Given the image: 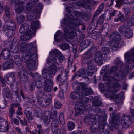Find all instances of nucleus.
<instances>
[{"instance_id":"nucleus-1","label":"nucleus","mask_w":134,"mask_h":134,"mask_svg":"<svg viewBox=\"0 0 134 134\" xmlns=\"http://www.w3.org/2000/svg\"><path fill=\"white\" fill-rule=\"evenodd\" d=\"M67 18L64 20V24L66 26L64 28V34L68 38H74L77 36V33H80L79 26L81 24L80 19H74L70 14L66 15Z\"/></svg>"},{"instance_id":"nucleus-2","label":"nucleus","mask_w":134,"mask_h":134,"mask_svg":"<svg viewBox=\"0 0 134 134\" xmlns=\"http://www.w3.org/2000/svg\"><path fill=\"white\" fill-rule=\"evenodd\" d=\"M40 26L38 21L32 22L31 24V28L29 29L28 24L26 23L22 24L19 30V32L23 35L20 37V39L22 40H26L31 38L32 35L35 32L36 30L38 29Z\"/></svg>"},{"instance_id":"nucleus-3","label":"nucleus","mask_w":134,"mask_h":134,"mask_svg":"<svg viewBox=\"0 0 134 134\" xmlns=\"http://www.w3.org/2000/svg\"><path fill=\"white\" fill-rule=\"evenodd\" d=\"M117 69V66H114L111 67L110 69V70L109 72H107L104 75L103 80L104 81L107 80L108 79V82L109 84L110 82V81L112 80L118 82L119 81L123 79L125 77V71H122L121 70L118 74H115L113 77H111L110 76V74L115 72Z\"/></svg>"},{"instance_id":"nucleus-4","label":"nucleus","mask_w":134,"mask_h":134,"mask_svg":"<svg viewBox=\"0 0 134 134\" xmlns=\"http://www.w3.org/2000/svg\"><path fill=\"white\" fill-rule=\"evenodd\" d=\"M4 20L6 24H9L11 25H5L4 26V31L8 37H12L14 35V31L16 29L15 23L12 20L9 19H7L6 17L4 18Z\"/></svg>"},{"instance_id":"nucleus-5","label":"nucleus","mask_w":134,"mask_h":134,"mask_svg":"<svg viewBox=\"0 0 134 134\" xmlns=\"http://www.w3.org/2000/svg\"><path fill=\"white\" fill-rule=\"evenodd\" d=\"M72 87L75 90H79L81 89L82 91L80 94H81V96H83V95H88L94 93L93 91L91 89L85 88L83 85L80 83H76L73 82L72 84Z\"/></svg>"},{"instance_id":"nucleus-6","label":"nucleus","mask_w":134,"mask_h":134,"mask_svg":"<svg viewBox=\"0 0 134 134\" xmlns=\"http://www.w3.org/2000/svg\"><path fill=\"white\" fill-rule=\"evenodd\" d=\"M28 74L31 76L33 77L34 80L35 79V74H38L37 73H35L33 74L31 71H30L28 73L27 72L26 70L24 68H22L21 70V71L18 73V75L19 76L20 81L23 83H26L28 79V77L27 76V74Z\"/></svg>"},{"instance_id":"nucleus-7","label":"nucleus","mask_w":134,"mask_h":134,"mask_svg":"<svg viewBox=\"0 0 134 134\" xmlns=\"http://www.w3.org/2000/svg\"><path fill=\"white\" fill-rule=\"evenodd\" d=\"M82 63L83 64H87V67L89 70L88 71V76H92L94 72L97 71V69L94 63L93 60H89L88 61L87 59H83L82 61Z\"/></svg>"},{"instance_id":"nucleus-8","label":"nucleus","mask_w":134,"mask_h":134,"mask_svg":"<svg viewBox=\"0 0 134 134\" xmlns=\"http://www.w3.org/2000/svg\"><path fill=\"white\" fill-rule=\"evenodd\" d=\"M116 88L114 91L112 92V93L110 92V90H108V92L105 95V97L107 98H110L112 100H114L116 103H118L120 102L121 99H120L116 94H114L116 93L119 90L120 88V86L118 83L116 84Z\"/></svg>"},{"instance_id":"nucleus-9","label":"nucleus","mask_w":134,"mask_h":134,"mask_svg":"<svg viewBox=\"0 0 134 134\" xmlns=\"http://www.w3.org/2000/svg\"><path fill=\"white\" fill-rule=\"evenodd\" d=\"M35 47L37 49V48L35 43H31L27 44L25 42H23L20 43V49L22 53H24L29 51H32Z\"/></svg>"},{"instance_id":"nucleus-10","label":"nucleus","mask_w":134,"mask_h":134,"mask_svg":"<svg viewBox=\"0 0 134 134\" xmlns=\"http://www.w3.org/2000/svg\"><path fill=\"white\" fill-rule=\"evenodd\" d=\"M134 66V48L132 49L131 55L127 58L126 60V71L129 72Z\"/></svg>"},{"instance_id":"nucleus-11","label":"nucleus","mask_w":134,"mask_h":134,"mask_svg":"<svg viewBox=\"0 0 134 134\" xmlns=\"http://www.w3.org/2000/svg\"><path fill=\"white\" fill-rule=\"evenodd\" d=\"M37 52L36 48L35 47L31 51H27L23 53L22 56V60L25 62H27L32 58V57L36 54Z\"/></svg>"},{"instance_id":"nucleus-12","label":"nucleus","mask_w":134,"mask_h":134,"mask_svg":"<svg viewBox=\"0 0 134 134\" xmlns=\"http://www.w3.org/2000/svg\"><path fill=\"white\" fill-rule=\"evenodd\" d=\"M4 78L7 83L10 85H13L15 82V77L13 73L7 74Z\"/></svg>"},{"instance_id":"nucleus-13","label":"nucleus","mask_w":134,"mask_h":134,"mask_svg":"<svg viewBox=\"0 0 134 134\" xmlns=\"http://www.w3.org/2000/svg\"><path fill=\"white\" fill-rule=\"evenodd\" d=\"M110 127L104 122H102L99 124L98 131L101 132L103 131L104 134H109L110 131Z\"/></svg>"},{"instance_id":"nucleus-14","label":"nucleus","mask_w":134,"mask_h":134,"mask_svg":"<svg viewBox=\"0 0 134 134\" xmlns=\"http://www.w3.org/2000/svg\"><path fill=\"white\" fill-rule=\"evenodd\" d=\"M81 1H78L77 3L74 4L79 6H81L86 9L89 10L91 9L90 5L91 2L92 0H81Z\"/></svg>"},{"instance_id":"nucleus-15","label":"nucleus","mask_w":134,"mask_h":134,"mask_svg":"<svg viewBox=\"0 0 134 134\" xmlns=\"http://www.w3.org/2000/svg\"><path fill=\"white\" fill-rule=\"evenodd\" d=\"M9 129L8 123L4 119L2 118L0 119V131L4 132L8 131Z\"/></svg>"},{"instance_id":"nucleus-16","label":"nucleus","mask_w":134,"mask_h":134,"mask_svg":"<svg viewBox=\"0 0 134 134\" xmlns=\"http://www.w3.org/2000/svg\"><path fill=\"white\" fill-rule=\"evenodd\" d=\"M99 116L98 115H95L92 114H88L85 117L84 119V121L86 122H90L91 119H94V123L95 122L99 121L100 120Z\"/></svg>"},{"instance_id":"nucleus-17","label":"nucleus","mask_w":134,"mask_h":134,"mask_svg":"<svg viewBox=\"0 0 134 134\" xmlns=\"http://www.w3.org/2000/svg\"><path fill=\"white\" fill-rule=\"evenodd\" d=\"M42 73L43 77L44 79H45L44 81V82L45 81H48V80H52L50 79L52 76L51 74L48 69L44 68L42 71Z\"/></svg>"},{"instance_id":"nucleus-18","label":"nucleus","mask_w":134,"mask_h":134,"mask_svg":"<svg viewBox=\"0 0 134 134\" xmlns=\"http://www.w3.org/2000/svg\"><path fill=\"white\" fill-rule=\"evenodd\" d=\"M96 51V49L95 48H91L88 51H87L84 54L85 58L84 59H87L88 61L89 60H91L90 59L93 55L94 54Z\"/></svg>"},{"instance_id":"nucleus-19","label":"nucleus","mask_w":134,"mask_h":134,"mask_svg":"<svg viewBox=\"0 0 134 134\" xmlns=\"http://www.w3.org/2000/svg\"><path fill=\"white\" fill-rule=\"evenodd\" d=\"M120 114H118L116 115L115 114L113 113L111 114V116L112 117V119L111 121L110 122L111 126L113 127H115L116 125L118 126L119 124H118V117L117 118V116H118Z\"/></svg>"},{"instance_id":"nucleus-20","label":"nucleus","mask_w":134,"mask_h":134,"mask_svg":"<svg viewBox=\"0 0 134 134\" xmlns=\"http://www.w3.org/2000/svg\"><path fill=\"white\" fill-rule=\"evenodd\" d=\"M86 107L84 106H80L79 107H77V104L75 106V115H79L81 114L84 111L86 110Z\"/></svg>"},{"instance_id":"nucleus-21","label":"nucleus","mask_w":134,"mask_h":134,"mask_svg":"<svg viewBox=\"0 0 134 134\" xmlns=\"http://www.w3.org/2000/svg\"><path fill=\"white\" fill-rule=\"evenodd\" d=\"M57 81L59 83V84L61 85L62 83L65 82L67 79L66 75H65L63 72L59 74L56 77Z\"/></svg>"},{"instance_id":"nucleus-22","label":"nucleus","mask_w":134,"mask_h":134,"mask_svg":"<svg viewBox=\"0 0 134 134\" xmlns=\"http://www.w3.org/2000/svg\"><path fill=\"white\" fill-rule=\"evenodd\" d=\"M10 55V51L9 49L5 48L3 49L2 51L1 56L4 59H7L9 58Z\"/></svg>"},{"instance_id":"nucleus-23","label":"nucleus","mask_w":134,"mask_h":134,"mask_svg":"<svg viewBox=\"0 0 134 134\" xmlns=\"http://www.w3.org/2000/svg\"><path fill=\"white\" fill-rule=\"evenodd\" d=\"M88 71L86 68H82L76 72V75L77 76L80 77H82L83 78L87 77L88 76Z\"/></svg>"},{"instance_id":"nucleus-24","label":"nucleus","mask_w":134,"mask_h":134,"mask_svg":"<svg viewBox=\"0 0 134 134\" xmlns=\"http://www.w3.org/2000/svg\"><path fill=\"white\" fill-rule=\"evenodd\" d=\"M107 80H108V89H106V91H107V92L105 94H106L109 91H108V90H110V92L112 93V92L114 91L116 88V84L117 83H118L116 82L111 80L110 83L109 84L108 82V79ZM105 89H106V88H105Z\"/></svg>"},{"instance_id":"nucleus-25","label":"nucleus","mask_w":134,"mask_h":134,"mask_svg":"<svg viewBox=\"0 0 134 134\" xmlns=\"http://www.w3.org/2000/svg\"><path fill=\"white\" fill-rule=\"evenodd\" d=\"M65 59V57L61 54L60 55H59L57 57L53 58L51 59L52 62L54 64L55 63L56 65H58L61 63Z\"/></svg>"},{"instance_id":"nucleus-26","label":"nucleus","mask_w":134,"mask_h":134,"mask_svg":"<svg viewBox=\"0 0 134 134\" xmlns=\"http://www.w3.org/2000/svg\"><path fill=\"white\" fill-rule=\"evenodd\" d=\"M44 82V90L47 92H50L52 89L53 85L52 80H48V81H45Z\"/></svg>"},{"instance_id":"nucleus-27","label":"nucleus","mask_w":134,"mask_h":134,"mask_svg":"<svg viewBox=\"0 0 134 134\" xmlns=\"http://www.w3.org/2000/svg\"><path fill=\"white\" fill-rule=\"evenodd\" d=\"M37 5V7L34 10L33 12L34 15H35L36 18L40 16L42 8V3H38Z\"/></svg>"},{"instance_id":"nucleus-28","label":"nucleus","mask_w":134,"mask_h":134,"mask_svg":"<svg viewBox=\"0 0 134 134\" xmlns=\"http://www.w3.org/2000/svg\"><path fill=\"white\" fill-rule=\"evenodd\" d=\"M110 37L111 40L114 42L119 41L121 38L120 35L117 32H115L111 34Z\"/></svg>"},{"instance_id":"nucleus-29","label":"nucleus","mask_w":134,"mask_h":134,"mask_svg":"<svg viewBox=\"0 0 134 134\" xmlns=\"http://www.w3.org/2000/svg\"><path fill=\"white\" fill-rule=\"evenodd\" d=\"M35 79L34 80L35 81V86L38 88H40L42 87V84L41 82L42 80V77L39 74H35Z\"/></svg>"},{"instance_id":"nucleus-30","label":"nucleus","mask_w":134,"mask_h":134,"mask_svg":"<svg viewBox=\"0 0 134 134\" xmlns=\"http://www.w3.org/2000/svg\"><path fill=\"white\" fill-rule=\"evenodd\" d=\"M14 63L12 61H7L3 64V67L4 69H10L13 67Z\"/></svg>"},{"instance_id":"nucleus-31","label":"nucleus","mask_w":134,"mask_h":134,"mask_svg":"<svg viewBox=\"0 0 134 134\" xmlns=\"http://www.w3.org/2000/svg\"><path fill=\"white\" fill-rule=\"evenodd\" d=\"M99 125H97L96 123L93 122V123L91 124L90 127V131L92 133H94L98 131Z\"/></svg>"},{"instance_id":"nucleus-32","label":"nucleus","mask_w":134,"mask_h":134,"mask_svg":"<svg viewBox=\"0 0 134 134\" xmlns=\"http://www.w3.org/2000/svg\"><path fill=\"white\" fill-rule=\"evenodd\" d=\"M103 59V56L102 53L100 51H98L96 53L95 57V60L96 62H100L101 63Z\"/></svg>"},{"instance_id":"nucleus-33","label":"nucleus","mask_w":134,"mask_h":134,"mask_svg":"<svg viewBox=\"0 0 134 134\" xmlns=\"http://www.w3.org/2000/svg\"><path fill=\"white\" fill-rule=\"evenodd\" d=\"M63 37V34L60 30H58L54 35V38L57 42L61 41Z\"/></svg>"},{"instance_id":"nucleus-34","label":"nucleus","mask_w":134,"mask_h":134,"mask_svg":"<svg viewBox=\"0 0 134 134\" xmlns=\"http://www.w3.org/2000/svg\"><path fill=\"white\" fill-rule=\"evenodd\" d=\"M26 64L27 68L30 69L32 70L35 67L36 62L34 60L31 59L27 62Z\"/></svg>"},{"instance_id":"nucleus-35","label":"nucleus","mask_w":134,"mask_h":134,"mask_svg":"<svg viewBox=\"0 0 134 134\" xmlns=\"http://www.w3.org/2000/svg\"><path fill=\"white\" fill-rule=\"evenodd\" d=\"M90 40L86 39L80 43V46L83 48V49L87 48L90 45Z\"/></svg>"},{"instance_id":"nucleus-36","label":"nucleus","mask_w":134,"mask_h":134,"mask_svg":"<svg viewBox=\"0 0 134 134\" xmlns=\"http://www.w3.org/2000/svg\"><path fill=\"white\" fill-rule=\"evenodd\" d=\"M53 64L49 68V71L51 72V74H55L56 72L57 68L56 65L55 63H53L52 62Z\"/></svg>"},{"instance_id":"nucleus-37","label":"nucleus","mask_w":134,"mask_h":134,"mask_svg":"<svg viewBox=\"0 0 134 134\" xmlns=\"http://www.w3.org/2000/svg\"><path fill=\"white\" fill-rule=\"evenodd\" d=\"M98 15L94 13L93 17L91 24L93 25L94 27H93V28H94L95 27L97 26L98 23H99L98 21L97 18V17Z\"/></svg>"},{"instance_id":"nucleus-38","label":"nucleus","mask_w":134,"mask_h":134,"mask_svg":"<svg viewBox=\"0 0 134 134\" xmlns=\"http://www.w3.org/2000/svg\"><path fill=\"white\" fill-rule=\"evenodd\" d=\"M24 1L23 3L22 4L19 5V6H16L15 4H13L14 5H15V12L18 13H21L24 10V7L22 6L23 4L24 3Z\"/></svg>"},{"instance_id":"nucleus-39","label":"nucleus","mask_w":134,"mask_h":134,"mask_svg":"<svg viewBox=\"0 0 134 134\" xmlns=\"http://www.w3.org/2000/svg\"><path fill=\"white\" fill-rule=\"evenodd\" d=\"M10 50L12 53H17L19 49L17 46L13 45L12 43L10 47Z\"/></svg>"},{"instance_id":"nucleus-40","label":"nucleus","mask_w":134,"mask_h":134,"mask_svg":"<svg viewBox=\"0 0 134 134\" xmlns=\"http://www.w3.org/2000/svg\"><path fill=\"white\" fill-rule=\"evenodd\" d=\"M45 114H48V115L49 117H51L52 119H53L56 117L57 114V112L55 110H54L51 113L49 111H48L46 112Z\"/></svg>"},{"instance_id":"nucleus-41","label":"nucleus","mask_w":134,"mask_h":134,"mask_svg":"<svg viewBox=\"0 0 134 134\" xmlns=\"http://www.w3.org/2000/svg\"><path fill=\"white\" fill-rule=\"evenodd\" d=\"M24 0H11L10 2L11 4H15L16 6H19L22 4Z\"/></svg>"},{"instance_id":"nucleus-42","label":"nucleus","mask_w":134,"mask_h":134,"mask_svg":"<svg viewBox=\"0 0 134 134\" xmlns=\"http://www.w3.org/2000/svg\"><path fill=\"white\" fill-rule=\"evenodd\" d=\"M67 127L68 130L71 131L74 129L75 127V124L71 121H69L68 122Z\"/></svg>"},{"instance_id":"nucleus-43","label":"nucleus","mask_w":134,"mask_h":134,"mask_svg":"<svg viewBox=\"0 0 134 134\" xmlns=\"http://www.w3.org/2000/svg\"><path fill=\"white\" fill-rule=\"evenodd\" d=\"M50 53L51 55H54L56 57H58L59 55H61V53L57 49L51 51L50 52Z\"/></svg>"},{"instance_id":"nucleus-44","label":"nucleus","mask_w":134,"mask_h":134,"mask_svg":"<svg viewBox=\"0 0 134 134\" xmlns=\"http://www.w3.org/2000/svg\"><path fill=\"white\" fill-rule=\"evenodd\" d=\"M119 47L118 43L117 42H111L110 47L113 51H116L117 50Z\"/></svg>"},{"instance_id":"nucleus-45","label":"nucleus","mask_w":134,"mask_h":134,"mask_svg":"<svg viewBox=\"0 0 134 134\" xmlns=\"http://www.w3.org/2000/svg\"><path fill=\"white\" fill-rule=\"evenodd\" d=\"M80 93H77L76 92H72L70 95V97L72 99H76L77 98L80 99L81 96Z\"/></svg>"},{"instance_id":"nucleus-46","label":"nucleus","mask_w":134,"mask_h":134,"mask_svg":"<svg viewBox=\"0 0 134 134\" xmlns=\"http://www.w3.org/2000/svg\"><path fill=\"white\" fill-rule=\"evenodd\" d=\"M25 16L22 15L18 16L16 18L17 22L18 24H20L25 20Z\"/></svg>"},{"instance_id":"nucleus-47","label":"nucleus","mask_w":134,"mask_h":134,"mask_svg":"<svg viewBox=\"0 0 134 134\" xmlns=\"http://www.w3.org/2000/svg\"><path fill=\"white\" fill-rule=\"evenodd\" d=\"M95 99L92 102L93 105L94 107H97L100 105L101 104V102L98 99V97H96Z\"/></svg>"},{"instance_id":"nucleus-48","label":"nucleus","mask_w":134,"mask_h":134,"mask_svg":"<svg viewBox=\"0 0 134 134\" xmlns=\"http://www.w3.org/2000/svg\"><path fill=\"white\" fill-rule=\"evenodd\" d=\"M104 8V4L103 3H101L94 13L99 15L102 11Z\"/></svg>"},{"instance_id":"nucleus-49","label":"nucleus","mask_w":134,"mask_h":134,"mask_svg":"<svg viewBox=\"0 0 134 134\" xmlns=\"http://www.w3.org/2000/svg\"><path fill=\"white\" fill-rule=\"evenodd\" d=\"M133 33L132 31L129 28L126 29V38L129 39L133 36Z\"/></svg>"},{"instance_id":"nucleus-50","label":"nucleus","mask_w":134,"mask_h":134,"mask_svg":"<svg viewBox=\"0 0 134 134\" xmlns=\"http://www.w3.org/2000/svg\"><path fill=\"white\" fill-rule=\"evenodd\" d=\"M14 60H13V62H14L18 66H19L21 65L20 59L19 56L17 55L16 56H14Z\"/></svg>"},{"instance_id":"nucleus-51","label":"nucleus","mask_w":134,"mask_h":134,"mask_svg":"<svg viewBox=\"0 0 134 134\" xmlns=\"http://www.w3.org/2000/svg\"><path fill=\"white\" fill-rule=\"evenodd\" d=\"M125 19L124 15L122 14L118 18H115L114 19V21L115 22H118L120 21L121 22H123L125 21Z\"/></svg>"},{"instance_id":"nucleus-52","label":"nucleus","mask_w":134,"mask_h":134,"mask_svg":"<svg viewBox=\"0 0 134 134\" xmlns=\"http://www.w3.org/2000/svg\"><path fill=\"white\" fill-rule=\"evenodd\" d=\"M119 30L123 35L125 36L126 34V26L125 24L121 26L119 28Z\"/></svg>"},{"instance_id":"nucleus-53","label":"nucleus","mask_w":134,"mask_h":134,"mask_svg":"<svg viewBox=\"0 0 134 134\" xmlns=\"http://www.w3.org/2000/svg\"><path fill=\"white\" fill-rule=\"evenodd\" d=\"M80 17L84 20H87L90 18L88 14L85 12H82L81 13Z\"/></svg>"},{"instance_id":"nucleus-54","label":"nucleus","mask_w":134,"mask_h":134,"mask_svg":"<svg viewBox=\"0 0 134 134\" xmlns=\"http://www.w3.org/2000/svg\"><path fill=\"white\" fill-rule=\"evenodd\" d=\"M116 6L118 8H119L124 4L125 3V0H117L116 1Z\"/></svg>"},{"instance_id":"nucleus-55","label":"nucleus","mask_w":134,"mask_h":134,"mask_svg":"<svg viewBox=\"0 0 134 134\" xmlns=\"http://www.w3.org/2000/svg\"><path fill=\"white\" fill-rule=\"evenodd\" d=\"M2 93L4 95L8 97L10 96V95L9 93V90L8 88H4L2 91Z\"/></svg>"},{"instance_id":"nucleus-56","label":"nucleus","mask_w":134,"mask_h":134,"mask_svg":"<svg viewBox=\"0 0 134 134\" xmlns=\"http://www.w3.org/2000/svg\"><path fill=\"white\" fill-rule=\"evenodd\" d=\"M50 117L47 114L45 115L44 117L43 121L45 124H49L50 122Z\"/></svg>"},{"instance_id":"nucleus-57","label":"nucleus","mask_w":134,"mask_h":134,"mask_svg":"<svg viewBox=\"0 0 134 134\" xmlns=\"http://www.w3.org/2000/svg\"><path fill=\"white\" fill-rule=\"evenodd\" d=\"M14 93L15 94L16 98V100L18 102L20 101V100L21 96L19 92H19L17 90H15L14 91Z\"/></svg>"},{"instance_id":"nucleus-58","label":"nucleus","mask_w":134,"mask_h":134,"mask_svg":"<svg viewBox=\"0 0 134 134\" xmlns=\"http://www.w3.org/2000/svg\"><path fill=\"white\" fill-rule=\"evenodd\" d=\"M59 119L60 122L62 125H64L65 123L64 116L62 113H61L59 116Z\"/></svg>"},{"instance_id":"nucleus-59","label":"nucleus","mask_w":134,"mask_h":134,"mask_svg":"<svg viewBox=\"0 0 134 134\" xmlns=\"http://www.w3.org/2000/svg\"><path fill=\"white\" fill-rule=\"evenodd\" d=\"M102 53L104 55H107L109 52V48L107 47H104L102 48Z\"/></svg>"},{"instance_id":"nucleus-60","label":"nucleus","mask_w":134,"mask_h":134,"mask_svg":"<svg viewBox=\"0 0 134 134\" xmlns=\"http://www.w3.org/2000/svg\"><path fill=\"white\" fill-rule=\"evenodd\" d=\"M114 63L120 66H122L123 65V64L122 62L118 58H116L114 60Z\"/></svg>"},{"instance_id":"nucleus-61","label":"nucleus","mask_w":134,"mask_h":134,"mask_svg":"<svg viewBox=\"0 0 134 134\" xmlns=\"http://www.w3.org/2000/svg\"><path fill=\"white\" fill-rule=\"evenodd\" d=\"M51 125V126H59V122L57 120L55 119L52 121Z\"/></svg>"},{"instance_id":"nucleus-62","label":"nucleus","mask_w":134,"mask_h":134,"mask_svg":"<svg viewBox=\"0 0 134 134\" xmlns=\"http://www.w3.org/2000/svg\"><path fill=\"white\" fill-rule=\"evenodd\" d=\"M5 15L7 18H9L10 16V11L9 8L8 7H6L4 10Z\"/></svg>"},{"instance_id":"nucleus-63","label":"nucleus","mask_w":134,"mask_h":134,"mask_svg":"<svg viewBox=\"0 0 134 134\" xmlns=\"http://www.w3.org/2000/svg\"><path fill=\"white\" fill-rule=\"evenodd\" d=\"M60 47V48L63 50L67 49L69 48V45L66 43H63L62 44Z\"/></svg>"},{"instance_id":"nucleus-64","label":"nucleus","mask_w":134,"mask_h":134,"mask_svg":"<svg viewBox=\"0 0 134 134\" xmlns=\"http://www.w3.org/2000/svg\"><path fill=\"white\" fill-rule=\"evenodd\" d=\"M131 112L133 116H127V117L128 118L129 121H134V109H132L131 110Z\"/></svg>"}]
</instances>
